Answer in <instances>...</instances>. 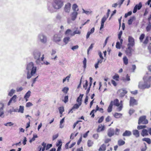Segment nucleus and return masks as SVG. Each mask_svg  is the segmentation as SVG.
Segmentation results:
<instances>
[{
  "mask_svg": "<svg viewBox=\"0 0 151 151\" xmlns=\"http://www.w3.org/2000/svg\"><path fill=\"white\" fill-rule=\"evenodd\" d=\"M37 67L35 66L34 63L30 62L27 65L26 69L27 70V78L30 79L34 76L37 71Z\"/></svg>",
  "mask_w": 151,
  "mask_h": 151,
  "instance_id": "f257e3e1",
  "label": "nucleus"
},
{
  "mask_svg": "<svg viewBox=\"0 0 151 151\" xmlns=\"http://www.w3.org/2000/svg\"><path fill=\"white\" fill-rule=\"evenodd\" d=\"M144 83L140 82L139 83L138 87L139 88L141 89H145L148 88L151 86V76H145L143 78Z\"/></svg>",
  "mask_w": 151,
  "mask_h": 151,
  "instance_id": "f03ea898",
  "label": "nucleus"
},
{
  "mask_svg": "<svg viewBox=\"0 0 151 151\" xmlns=\"http://www.w3.org/2000/svg\"><path fill=\"white\" fill-rule=\"evenodd\" d=\"M63 5V0H54L52 3V6L56 9L61 8Z\"/></svg>",
  "mask_w": 151,
  "mask_h": 151,
  "instance_id": "7ed1b4c3",
  "label": "nucleus"
},
{
  "mask_svg": "<svg viewBox=\"0 0 151 151\" xmlns=\"http://www.w3.org/2000/svg\"><path fill=\"white\" fill-rule=\"evenodd\" d=\"M37 40L38 41L45 44L47 42V38L46 36L44 34L41 33L38 35Z\"/></svg>",
  "mask_w": 151,
  "mask_h": 151,
  "instance_id": "20e7f679",
  "label": "nucleus"
},
{
  "mask_svg": "<svg viewBox=\"0 0 151 151\" xmlns=\"http://www.w3.org/2000/svg\"><path fill=\"white\" fill-rule=\"evenodd\" d=\"M60 33L55 34L52 39L53 41L57 44L61 41L63 37V35L61 33L62 31H60Z\"/></svg>",
  "mask_w": 151,
  "mask_h": 151,
  "instance_id": "39448f33",
  "label": "nucleus"
},
{
  "mask_svg": "<svg viewBox=\"0 0 151 151\" xmlns=\"http://www.w3.org/2000/svg\"><path fill=\"white\" fill-rule=\"evenodd\" d=\"M146 116H140L139 118L138 124H146L148 123V121L146 119Z\"/></svg>",
  "mask_w": 151,
  "mask_h": 151,
  "instance_id": "423d86ee",
  "label": "nucleus"
},
{
  "mask_svg": "<svg viewBox=\"0 0 151 151\" xmlns=\"http://www.w3.org/2000/svg\"><path fill=\"white\" fill-rule=\"evenodd\" d=\"M32 55L35 59L40 58L41 52L37 50H34L32 52Z\"/></svg>",
  "mask_w": 151,
  "mask_h": 151,
  "instance_id": "0eeeda50",
  "label": "nucleus"
},
{
  "mask_svg": "<svg viewBox=\"0 0 151 151\" xmlns=\"http://www.w3.org/2000/svg\"><path fill=\"white\" fill-rule=\"evenodd\" d=\"M129 43L127 46L133 47L134 45V40L132 37L129 36L128 37Z\"/></svg>",
  "mask_w": 151,
  "mask_h": 151,
  "instance_id": "6e6552de",
  "label": "nucleus"
},
{
  "mask_svg": "<svg viewBox=\"0 0 151 151\" xmlns=\"http://www.w3.org/2000/svg\"><path fill=\"white\" fill-rule=\"evenodd\" d=\"M4 107V104L2 102H0V117L2 118L4 117L3 110Z\"/></svg>",
  "mask_w": 151,
  "mask_h": 151,
  "instance_id": "1a4fd4ad",
  "label": "nucleus"
},
{
  "mask_svg": "<svg viewBox=\"0 0 151 151\" xmlns=\"http://www.w3.org/2000/svg\"><path fill=\"white\" fill-rule=\"evenodd\" d=\"M132 47L128 46L125 51L126 54L128 56H131L132 54L133 49L131 48Z\"/></svg>",
  "mask_w": 151,
  "mask_h": 151,
  "instance_id": "9d476101",
  "label": "nucleus"
},
{
  "mask_svg": "<svg viewBox=\"0 0 151 151\" xmlns=\"http://www.w3.org/2000/svg\"><path fill=\"white\" fill-rule=\"evenodd\" d=\"M137 101L134 97H131L129 101V106H133L135 105H137Z\"/></svg>",
  "mask_w": 151,
  "mask_h": 151,
  "instance_id": "9b49d317",
  "label": "nucleus"
},
{
  "mask_svg": "<svg viewBox=\"0 0 151 151\" xmlns=\"http://www.w3.org/2000/svg\"><path fill=\"white\" fill-rule=\"evenodd\" d=\"M44 58V55H42V57L41 58H38V59H35V63L36 64L38 65H41L43 64V63L41 62V61H43Z\"/></svg>",
  "mask_w": 151,
  "mask_h": 151,
  "instance_id": "f8f14e48",
  "label": "nucleus"
},
{
  "mask_svg": "<svg viewBox=\"0 0 151 151\" xmlns=\"http://www.w3.org/2000/svg\"><path fill=\"white\" fill-rule=\"evenodd\" d=\"M81 105V104L80 103L79 104H74L72 108L69 111L68 113L69 114L70 113H73V111H75V109H78Z\"/></svg>",
  "mask_w": 151,
  "mask_h": 151,
  "instance_id": "ddd939ff",
  "label": "nucleus"
},
{
  "mask_svg": "<svg viewBox=\"0 0 151 151\" xmlns=\"http://www.w3.org/2000/svg\"><path fill=\"white\" fill-rule=\"evenodd\" d=\"M142 7V4L141 2L139 3L138 4H136L134 7L133 12V13H135L137 10H139Z\"/></svg>",
  "mask_w": 151,
  "mask_h": 151,
  "instance_id": "4468645a",
  "label": "nucleus"
},
{
  "mask_svg": "<svg viewBox=\"0 0 151 151\" xmlns=\"http://www.w3.org/2000/svg\"><path fill=\"white\" fill-rule=\"evenodd\" d=\"M115 131L114 129L110 128L108 130L107 135L109 137H111L114 135Z\"/></svg>",
  "mask_w": 151,
  "mask_h": 151,
  "instance_id": "2eb2a0df",
  "label": "nucleus"
},
{
  "mask_svg": "<svg viewBox=\"0 0 151 151\" xmlns=\"http://www.w3.org/2000/svg\"><path fill=\"white\" fill-rule=\"evenodd\" d=\"M71 4L68 3L66 4L64 8V10L66 12L69 13L70 11Z\"/></svg>",
  "mask_w": 151,
  "mask_h": 151,
  "instance_id": "dca6fc26",
  "label": "nucleus"
},
{
  "mask_svg": "<svg viewBox=\"0 0 151 151\" xmlns=\"http://www.w3.org/2000/svg\"><path fill=\"white\" fill-rule=\"evenodd\" d=\"M17 96L16 95H15L13 96L10 99L8 103V105L9 106L10 105L11 103L12 102L15 103L17 101Z\"/></svg>",
  "mask_w": 151,
  "mask_h": 151,
  "instance_id": "f3484780",
  "label": "nucleus"
},
{
  "mask_svg": "<svg viewBox=\"0 0 151 151\" xmlns=\"http://www.w3.org/2000/svg\"><path fill=\"white\" fill-rule=\"evenodd\" d=\"M108 18L106 17V16H104L102 18L101 21V25L100 28V30H101L104 27V22L107 20Z\"/></svg>",
  "mask_w": 151,
  "mask_h": 151,
  "instance_id": "a211bd4d",
  "label": "nucleus"
},
{
  "mask_svg": "<svg viewBox=\"0 0 151 151\" xmlns=\"http://www.w3.org/2000/svg\"><path fill=\"white\" fill-rule=\"evenodd\" d=\"M118 92L120 93L119 96L121 97H122L127 93V91L125 90L122 89L119 90Z\"/></svg>",
  "mask_w": 151,
  "mask_h": 151,
  "instance_id": "6ab92c4d",
  "label": "nucleus"
},
{
  "mask_svg": "<svg viewBox=\"0 0 151 151\" xmlns=\"http://www.w3.org/2000/svg\"><path fill=\"white\" fill-rule=\"evenodd\" d=\"M78 13L77 12H73L71 14V19L74 21L75 20V19L76 18L77 16L78 15Z\"/></svg>",
  "mask_w": 151,
  "mask_h": 151,
  "instance_id": "aec40b11",
  "label": "nucleus"
},
{
  "mask_svg": "<svg viewBox=\"0 0 151 151\" xmlns=\"http://www.w3.org/2000/svg\"><path fill=\"white\" fill-rule=\"evenodd\" d=\"M141 134L143 137L148 136V130L146 129H143L141 133Z\"/></svg>",
  "mask_w": 151,
  "mask_h": 151,
  "instance_id": "412c9836",
  "label": "nucleus"
},
{
  "mask_svg": "<svg viewBox=\"0 0 151 151\" xmlns=\"http://www.w3.org/2000/svg\"><path fill=\"white\" fill-rule=\"evenodd\" d=\"M113 101H111L110 104L107 109V111L108 112L110 113L112 111V108H113Z\"/></svg>",
  "mask_w": 151,
  "mask_h": 151,
  "instance_id": "4be33fe9",
  "label": "nucleus"
},
{
  "mask_svg": "<svg viewBox=\"0 0 151 151\" xmlns=\"http://www.w3.org/2000/svg\"><path fill=\"white\" fill-rule=\"evenodd\" d=\"M136 18L134 16H132L128 20V24L129 25H131L132 24V22L135 20Z\"/></svg>",
  "mask_w": 151,
  "mask_h": 151,
  "instance_id": "5701e85b",
  "label": "nucleus"
},
{
  "mask_svg": "<svg viewBox=\"0 0 151 151\" xmlns=\"http://www.w3.org/2000/svg\"><path fill=\"white\" fill-rule=\"evenodd\" d=\"M132 134V132L129 130H126L122 134L123 136H129Z\"/></svg>",
  "mask_w": 151,
  "mask_h": 151,
  "instance_id": "b1692460",
  "label": "nucleus"
},
{
  "mask_svg": "<svg viewBox=\"0 0 151 151\" xmlns=\"http://www.w3.org/2000/svg\"><path fill=\"white\" fill-rule=\"evenodd\" d=\"M133 134L136 137H138L139 136V131L137 129L133 130L132 131Z\"/></svg>",
  "mask_w": 151,
  "mask_h": 151,
  "instance_id": "393cba45",
  "label": "nucleus"
},
{
  "mask_svg": "<svg viewBox=\"0 0 151 151\" xmlns=\"http://www.w3.org/2000/svg\"><path fill=\"white\" fill-rule=\"evenodd\" d=\"M72 8L73 12H77L79 11L78 6V5H77V4H73Z\"/></svg>",
  "mask_w": 151,
  "mask_h": 151,
  "instance_id": "a878e982",
  "label": "nucleus"
},
{
  "mask_svg": "<svg viewBox=\"0 0 151 151\" xmlns=\"http://www.w3.org/2000/svg\"><path fill=\"white\" fill-rule=\"evenodd\" d=\"M31 92L30 91H29L25 95L24 98L26 99V101L28 100V99L29 98L30 96Z\"/></svg>",
  "mask_w": 151,
  "mask_h": 151,
  "instance_id": "bb28decb",
  "label": "nucleus"
},
{
  "mask_svg": "<svg viewBox=\"0 0 151 151\" xmlns=\"http://www.w3.org/2000/svg\"><path fill=\"white\" fill-rule=\"evenodd\" d=\"M83 13H85L87 15H89L92 14L93 12L90 9H89L88 11H86L84 9H82Z\"/></svg>",
  "mask_w": 151,
  "mask_h": 151,
  "instance_id": "cd10ccee",
  "label": "nucleus"
},
{
  "mask_svg": "<svg viewBox=\"0 0 151 151\" xmlns=\"http://www.w3.org/2000/svg\"><path fill=\"white\" fill-rule=\"evenodd\" d=\"M83 96V94H81L77 98L76 101L78 103V104L80 103L81 104V101Z\"/></svg>",
  "mask_w": 151,
  "mask_h": 151,
  "instance_id": "c85d7f7f",
  "label": "nucleus"
},
{
  "mask_svg": "<svg viewBox=\"0 0 151 151\" xmlns=\"http://www.w3.org/2000/svg\"><path fill=\"white\" fill-rule=\"evenodd\" d=\"M103 60L102 59H98L97 63H96L95 65V67L96 69L98 68H99V63H101L103 62Z\"/></svg>",
  "mask_w": 151,
  "mask_h": 151,
  "instance_id": "c756f323",
  "label": "nucleus"
},
{
  "mask_svg": "<svg viewBox=\"0 0 151 151\" xmlns=\"http://www.w3.org/2000/svg\"><path fill=\"white\" fill-rule=\"evenodd\" d=\"M54 8L51 5H49L48 7V10L51 13H53L55 11Z\"/></svg>",
  "mask_w": 151,
  "mask_h": 151,
  "instance_id": "7c9ffc66",
  "label": "nucleus"
},
{
  "mask_svg": "<svg viewBox=\"0 0 151 151\" xmlns=\"http://www.w3.org/2000/svg\"><path fill=\"white\" fill-rule=\"evenodd\" d=\"M106 150V146L104 144H102L99 149V151H105Z\"/></svg>",
  "mask_w": 151,
  "mask_h": 151,
  "instance_id": "2f4dec72",
  "label": "nucleus"
},
{
  "mask_svg": "<svg viewBox=\"0 0 151 151\" xmlns=\"http://www.w3.org/2000/svg\"><path fill=\"white\" fill-rule=\"evenodd\" d=\"M70 38L68 37H66L63 39V42L66 45L68 44L69 42L70 41Z\"/></svg>",
  "mask_w": 151,
  "mask_h": 151,
  "instance_id": "473e14b6",
  "label": "nucleus"
},
{
  "mask_svg": "<svg viewBox=\"0 0 151 151\" xmlns=\"http://www.w3.org/2000/svg\"><path fill=\"white\" fill-rule=\"evenodd\" d=\"M113 104L117 106H119L120 105L119 100L117 99L114 100L113 101Z\"/></svg>",
  "mask_w": 151,
  "mask_h": 151,
  "instance_id": "72a5a7b5",
  "label": "nucleus"
},
{
  "mask_svg": "<svg viewBox=\"0 0 151 151\" xmlns=\"http://www.w3.org/2000/svg\"><path fill=\"white\" fill-rule=\"evenodd\" d=\"M142 140L146 142L149 144H150L151 143V140L149 138H144L142 139Z\"/></svg>",
  "mask_w": 151,
  "mask_h": 151,
  "instance_id": "f704fd0d",
  "label": "nucleus"
},
{
  "mask_svg": "<svg viewBox=\"0 0 151 151\" xmlns=\"http://www.w3.org/2000/svg\"><path fill=\"white\" fill-rule=\"evenodd\" d=\"M104 126H99L98 129L97 130V132H99L101 131L104 130Z\"/></svg>",
  "mask_w": 151,
  "mask_h": 151,
  "instance_id": "c9c22d12",
  "label": "nucleus"
},
{
  "mask_svg": "<svg viewBox=\"0 0 151 151\" xmlns=\"http://www.w3.org/2000/svg\"><path fill=\"white\" fill-rule=\"evenodd\" d=\"M122 114L120 113H115L114 115V117L116 118H120L122 116Z\"/></svg>",
  "mask_w": 151,
  "mask_h": 151,
  "instance_id": "e433bc0d",
  "label": "nucleus"
},
{
  "mask_svg": "<svg viewBox=\"0 0 151 151\" xmlns=\"http://www.w3.org/2000/svg\"><path fill=\"white\" fill-rule=\"evenodd\" d=\"M14 124L11 122H8L4 124V125L6 127H12Z\"/></svg>",
  "mask_w": 151,
  "mask_h": 151,
  "instance_id": "4c0bfd02",
  "label": "nucleus"
},
{
  "mask_svg": "<svg viewBox=\"0 0 151 151\" xmlns=\"http://www.w3.org/2000/svg\"><path fill=\"white\" fill-rule=\"evenodd\" d=\"M81 32L80 30H76L75 31L72 33V34L71 33L70 34V35L71 36H73L75 34H80Z\"/></svg>",
  "mask_w": 151,
  "mask_h": 151,
  "instance_id": "58836bf2",
  "label": "nucleus"
},
{
  "mask_svg": "<svg viewBox=\"0 0 151 151\" xmlns=\"http://www.w3.org/2000/svg\"><path fill=\"white\" fill-rule=\"evenodd\" d=\"M18 110V112L23 113L24 111V107L23 106H20L19 109Z\"/></svg>",
  "mask_w": 151,
  "mask_h": 151,
  "instance_id": "ea45409f",
  "label": "nucleus"
},
{
  "mask_svg": "<svg viewBox=\"0 0 151 151\" xmlns=\"http://www.w3.org/2000/svg\"><path fill=\"white\" fill-rule=\"evenodd\" d=\"M118 143L119 146H122L125 144V142L122 139H120L118 141Z\"/></svg>",
  "mask_w": 151,
  "mask_h": 151,
  "instance_id": "a19ab883",
  "label": "nucleus"
},
{
  "mask_svg": "<svg viewBox=\"0 0 151 151\" xmlns=\"http://www.w3.org/2000/svg\"><path fill=\"white\" fill-rule=\"evenodd\" d=\"M15 91V90L12 89L9 93L8 95L10 96H12L14 93Z\"/></svg>",
  "mask_w": 151,
  "mask_h": 151,
  "instance_id": "79ce46f5",
  "label": "nucleus"
},
{
  "mask_svg": "<svg viewBox=\"0 0 151 151\" xmlns=\"http://www.w3.org/2000/svg\"><path fill=\"white\" fill-rule=\"evenodd\" d=\"M124 63L125 65H127L128 63V59L126 56H124L123 58Z\"/></svg>",
  "mask_w": 151,
  "mask_h": 151,
  "instance_id": "37998d69",
  "label": "nucleus"
},
{
  "mask_svg": "<svg viewBox=\"0 0 151 151\" xmlns=\"http://www.w3.org/2000/svg\"><path fill=\"white\" fill-rule=\"evenodd\" d=\"M120 132V130L119 129L117 128H116L114 132V134L116 135H119V134Z\"/></svg>",
  "mask_w": 151,
  "mask_h": 151,
  "instance_id": "c03bdc74",
  "label": "nucleus"
},
{
  "mask_svg": "<svg viewBox=\"0 0 151 151\" xmlns=\"http://www.w3.org/2000/svg\"><path fill=\"white\" fill-rule=\"evenodd\" d=\"M119 76L117 74H116L113 77V78L116 81H119Z\"/></svg>",
  "mask_w": 151,
  "mask_h": 151,
  "instance_id": "a18cd8bd",
  "label": "nucleus"
},
{
  "mask_svg": "<svg viewBox=\"0 0 151 151\" xmlns=\"http://www.w3.org/2000/svg\"><path fill=\"white\" fill-rule=\"evenodd\" d=\"M151 29V24L149 23V24L146 27V30L147 32L150 31Z\"/></svg>",
  "mask_w": 151,
  "mask_h": 151,
  "instance_id": "49530a36",
  "label": "nucleus"
},
{
  "mask_svg": "<svg viewBox=\"0 0 151 151\" xmlns=\"http://www.w3.org/2000/svg\"><path fill=\"white\" fill-rule=\"evenodd\" d=\"M121 45L122 44H121L119 42H117L116 45V48L118 49H120Z\"/></svg>",
  "mask_w": 151,
  "mask_h": 151,
  "instance_id": "de8ad7c7",
  "label": "nucleus"
},
{
  "mask_svg": "<svg viewBox=\"0 0 151 151\" xmlns=\"http://www.w3.org/2000/svg\"><path fill=\"white\" fill-rule=\"evenodd\" d=\"M86 62L87 60L86 58H84L83 61V68H84V69H85L86 67Z\"/></svg>",
  "mask_w": 151,
  "mask_h": 151,
  "instance_id": "09e8293b",
  "label": "nucleus"
},
{
  "mask_svg": "<svg viewBox=\"0 0 151 151\" xmlns=\"http://www.w3.org/2000/svg\"><path fill=\"white\" fill-rule=\"evenodd\" d=\"M94 44H91L90 46H89V48H88L87 50V54L88 55L89 54V52L90 50H92Z\"/></svg>",
  "mask_w": 151,
  "mask_h": 151,
  "instance_id": "8fccbe9b",
  "label": "nucleus"
},
{
  "mask_svg": "<svg viewBox=\"0 0 151 151\" xmlns=\"http://www.w3.org/2000/svg\"><path fill=\"white\" fill-rule=\"evenodd\" d=\"M123 81L124 82H126V81H130V79L129 78V76H128V74H127L126 76V78H124L123 79Z\"/></svg>",
  "mask_w": 151,
  "mask_h": 151,
  "instance_id": "3c124183",
  "label": "nucleus"
},
{
  "mask_svg": "<svg viewBox=\"0 0 151 151\" xmlns=\"http://www.w3.org/2000/svg\"><path fill=\"white\" fill-rule=\"evenodd\" d=\"M144 144L145 145L144 147H142L141 149V151H145L147 149V145L144 142Z\"/></svg>",
  "mask_w": 151,
  "mask_h": 151,
  "instance_id": "603ef678",
  "label": "nucleus"
},
{
  "mask_svg": "<svg viewBox=\"0 0 151 151\" xmlns=\"http://www.w3.org/2000/svg\"><path fill=\"white\" fill-rule=\"evenodd\" d=\"M135 110L133 109H129V113L130 116L132 115L135 112Z\"/></svg>",
  "mask_w": 151,
  "mask_h": 151,
  "instance_id": "864d4df0",
  "label": "nucleus"
},
{
  "mask_svg": "<svg viewBox=\"0 0 151 151\" xmlns=\"http://www.w3.org/2000/svg\"><path fill=\"white\" fill-rule=\"evenodd\" d=\"M60 113V114H62L63 113L64 111V110L63 107H60L59 108Z\"/></svg>",
  "mask_w": 151,
  "mask_h": 151,
  "instance_id": "5fc2aeb1",
  "label": "nucleus"
},
{
  "mask_svg": "<svg viewBox=\"0 0 151 151\" xmlns=\"http://www.w3.org/2000/svg\"><path fill=\"white\" fill-rule=\"evenodd\" d=\"M93 144V142L90 140H88L87 142V144L88 147H90L92 146Z\"/></svg>",
  "mask_w": 151,
  "mask_h": 151,
  "instance_id": "6e6d98bb",
  "label": "nucleus"
},
{
  "mask_svg": "<svg viewBox=\"0 0 151 151\" xmlns=\"http://www.w3.org/2000/svg\"><path fill=\"white\" fill-rule=\"evenodd\" d=\"M145 36V35L144 34H142L141 35L139 38L140 42H142V40L144 38Z\"/></svg>",
  "mask_w": 151,
  "mask_h": 151,
  "instance_id": "4d7b16f0",
  "label": "nucleus"
},
{
  "mask_svg": "<svg viewBox=\"0 0 151 151\" xmlns=\"http://www.w3.org/2000/svg\"><path fill=\"white\" fill-rule=\"evenodd\" d=\"M69 90L68 87H65L62 90V91L64 93H66Z\"/></svg>",
  "mask_w": 151,
  "mask_h": 151,
  "instance_id": "13d9d810",
  "label": "nucleus"
},
{
  "mask_svg": "<svg viewBox=\"0 0 151 151\" xmlns=\"http://www.w3.org/2000/svg\"><path fill=\"white\" fill-rule=\"evenodd\" d=\"M104 116H101L99 119L98 122V123H101L103 121L104 119Z\"/></svg>",
  "mask_w": 151,
  "mask_h": 151,
  "instance_id": "bf43d9fd",
  "label": "nucleus"
},
{
  "mask_svg": "<svg viewBox=\"0 0 151 151\" xmlns=\"http://www.w3.org/2000/svg\"><path fill=\"white\" fill-rule=\"evenodd\" d=\"M68 96H65L64 97V99L63 100V101L65 103L68 102Z\"/></svg>",
  "mask_w": 151,
  "mask_h": 151,
  "instance_id": "052dcab7",
  "label": "nucleus"
},
{
  "mask_svg": "<svg viewBox=\"0 0 151 151\" xmlns=\"http://www.w3.org/2000/svg\"><path fill=\"white\" fill-rule=\"evenodd\" d=\"M132 14V12L131 11H129L127 13L125 14L124 17L127 18L128 16L131 15Z\"/></svg>",
  "mask_w": 151,
  "mask_h": 151,
  "instance_id": "680f3d73",
  "label": "nucleus"
},
{
  "mask_svg": "<svg viewBox=\"0 0 151 151\" xmlns=\"http://www.w3.org/2000/svg\"><path fill=\"white\" fill-rule=\"evenodd\" d=\"M88 85V81L87 80L86 81V83L85 84L83 85V87L85 88V90H86L87 89V87Z\"/></svg>",
  "mask_w": 151,
  "mask_h": 151,
  "instance_id": "e2e57ef3",
  "label": "nucleus"
},
{
  "mask_svg": "<svg viewBox=\"0 0 151 151\" xmlns=\"http://www.w3.org/2000/svg\"><path fill=\"white\" fill-rule=\"evenodd\" d=\"M71 32V30L70 29H68L65 32V34L66 35H68Z\"/></svg>",
  "mask_w": 151,
  "mask_h": 151,
  "instance_id": "0e129e2a",
  "label": "nucleus"
},
{
  "mask_svg": "<svg viewBox=\"0 0 151 151\" xmlns=\"http://www.w3.org/2000/svg\"><path fill=\"white\" fill-rule=\"evenodd\" d=\"M32 105L33 104L31 103L30 102H28L26 104V106L27 107H29L31 106H32Z\"/></svg>",
  "mask_w": 151,
  "mask_h": 151,
  "instance_id": "69168bd1",
  "label": "nucleus"
},
{
  "mask_svg": "<svg viewBox=\"0 0 151 151\" xmlns=\"http://www.w3.org/2000/svg\"><path fill=\"white\" fill-rule=\"evenodd\" d=\"M62 142L61 140H59L58 141V142L56 144V146L57 147H58L59 146H62Z\"/></svg>",
  "mask_w": 151,
  "mask_h": 151,
  "instance_id": "338daca9",
  "label": "nucleus"
},
{
  "mask_svg": "<svg viewBox=\"0 0 151 151\" xmlns=\"http://www.w3.org/2000/svg\"><path fill=\"white\" fill-rule=\"evenodd\" d=\"M95 110L93 109V110L90 112V115H91V117L92 118H93L94 116V112Z\"/></svg>",
  "mask_w": 151,
  "mask_h": 151,
  "instance_id": "774afa93",
  "label": "nucleus"
}]
</instances>
